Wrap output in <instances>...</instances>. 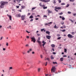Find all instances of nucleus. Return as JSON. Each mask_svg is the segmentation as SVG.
Wrapping results in <instances>:
<instances>
[{
	"instance_id": "obj_51",
	"label": "nucleus",
	"mask_w": 76,
	"mask_h": 76,
	"mask_svg": "<svg viewBox=\"0 0 76 76\" xmlns=\"http://www.w3.org/2000/svg\"><path fill=\"white\" fill-rule=\"evenodd\" d=\"M26 31V32H27L28 33H30V32H29V31Z\"/></svg>"
},
{
	"instance_id": "obj_30",
	"label": "nucleus",
	"mask_w": 76,
	"mask_h": 76,
	"mask_svg": "<svg viewBox=\"0 0 76 76\" xmlns=\"http://www.w3.org/2000/svg\"><path fill=\"white\" fill-rule=\"evenodd\" d=\"M69 4H67V5L66 6V7H68L69 6Z\"/></svg>"
},
{
	"instance_id": "obj_28",
	"label": "nucleus",
	"mask_w": 76,
	"mask_h": 76,
	"mask_svg": "<svg viewBox=\"0 0 76 76\" xmlns=\"http://www.w3.org/2000/svg\"><path fill=\"white\" fill-rule=\"evenodd\" d=\"M47 8V7H45L43 8V9H46Z\"/></svg>"
},
{
	"instance_id": "obj_29",
	"label": "nucleus",
	"mask_w": 76,
	"mask_h": 76,
	"mask_svg": "<svg viewBox=\"0 0 76 76\" xmlns=\"http://www.w3.org/2000/svg\"><path fill=\"white\" fill-rule=\"evenodd\" d=\"M72 35H74V34H75V32H72Z\"/></svg>"
},
{
	"instance_id": "obj_62",
	"label": "nucleus",
	"mask_w": 76,
	"mask_h": 76,
	"mask_svg": "<svg viewBox=\"0 0 76 76\" xmlns=\"http://www.w3.org/2000/svg\"><path fill=\"white\" fill-rule=\"evenodd\" d=\"M45 76H48V74H45Z\"/></svg>"
},
{
	"instance_id": "obj_47",
	"label": "nucleus",
	"mask_w": 76,
	"mask_h": 76,
	"mask_svg": "<svg viewBox=\"0 0 76 76\" xmlns=\"http://www.w3.org/2000/svg\"><path fill=\"white\" fill-rule=\"evenodd\" d=\"M70 21H71V22L72 23H73L74 22L73 21V20H70Z\"/></svg>"
},
{
	"instance_id": "obj_1",
	"label": "nucleus",
	"mask_w": 76,
	"mask_h": 76,
	"mask_svg": "<svg viewBox=\"0 0 76 76\" xmlns=\"http://www.w3.org/2000/svg\"><path fill=\"white\" fill-rule=\"evenodd\" d=\"M8 2H7L1 1V5L0 6V7L1 8H3L4 7V6L5 4H7Z\"/></svg>"
},
{
	"instance_id": "obj_49",
	"label": "nucleus",
	"mask_w": 76,
	"mask_h": 76,
	"mask_svg": "<svg viewBox=\"0 0 76 76\" xmlns=\"http://www.w3.org/2000/svg\"><path fill=\"white\" fill-rule=\"evenodd\" d=\"M3 37H1V39H0V40H1L2 39H3Z\"/></svg>"
},
{
	"instance_id": "obj_11",
	"label": "nucleus",
	"mask_w": 76,
	"mask_h": 76,
	"mask_svg": "<svg viewBox=\"0 0 76 76\" xmlns=\"http://www.w3.org/2000/svg\"><path fill=\"white\" fill-rule=\"evenodd\" d=\"M46 33L48 34L49 35H50V32L48 31H47L45 32Z\"/></svg>"
},
{
	"instance_id": "obj_15",
	"label": "nucleus",
	"mask_w": 76,
	"mask_h": 76,
	"mask_svg": "<svg viewBox=\"0 0 76 76\" xmlns=\"http://www.w3.org/2000/svg\"><path fill=\"white\" fill-rule=\"evenodd\" d=\"M50 0H45V3L48 2H50Z\"/></svg>"
},
{
	"instance_id": "obj_39",
	"label": "nucleus",
	"mask_w": 76,
	"mask_h": 76,
	"mask_svg": "<svg viewBox=\"0 0 76 76\" xmlns=\"http://www.w3.org/2000/svg\"><path fill=\"white\" fill-rule=\"evenodd\" d=\"M9 69H9V70H10V69H13V68H12V67H10V68H9Z\"/></svg>"
},
{
	"instance_id": "obj_6",
	"label": "nucleus",
	"mask_w": 76,
	"mask_h": 76,
	"mask_svg": "<svg viewBox=\"0 0 76 76\" xmlns=\"http://www.w3.org/2000/svg\"><path fill=\"white\" fill-rule=\"evenodd\" d=\"M25 16L26 15H22V16L21 17V20H24L25 19Z\"/></svg>"
},
{
	"instance_id": "obj_13",
	"label": "nucleus",
	"mask_w": 76,
	"mask_h": 76,
	"mask_svg": "<svg viewBox=\"0 0 76 76\" xmlns=\"http://www.w3.org/2000/svg\"><path fill=\"white\" fill-rule=\"evenodd\" d=\"M50 58H51V60H53L54 58L53 57V56L52 55H51L50 56Z\"/></svg>"
},
{
	"instance_id": "obj_22",
	"label": "nucleus",
	"mask_w": 76,
	"mask_h": 76,
	"mask_svg": "<svg viewBox=\"0 0 76 76\" xmlns=\"http://www.w3.org/2000/svg\"><path fill=\"white\" fill-rule=\"evenodd\" d=\"M53 64H57V62H53Z\"/></svg>"
},
{
	"instance_id": "obj_33",
	"label": "nucleus",
	"mask_w": 76,
	"mask_h": 76,
	"mask_svg": "<svg viewBox=\"0 0 76 76\" xmlns=\"http://www.w3.org/2000/svg\"><path fill=\"white\" fill-rule=\"evenodd\" d=\"M39 5L40 6L42 7V4H41V3H39Z\"/></svg>"
},
{
	"instance_id": "obj_38",
	"label": "nucleus",
	"mask_w": 76,
	"mask_h": 76,
	"mask_svg": "<svg viewBox=\"0 0 76 76\" xmlns=\"http://www.w3.org/2000/svg\"><path fill=\"white\" fill-rule=\"evenodd\" d=\"M36 7H33L32 8V10H34Z\"/></svg>"
},
{
	"instance_id": "obj_20",
	"label": "nucleus",
	"mask_w": 76,
	"mask_h": 76,
	"mask_svg": "<svg viewBox=\"0 0 76 76\" xmlns=\"http://www.w3.org/2000/svg\"><path fill=\"white\" fill-rule=\"evenodd\" d=\"M41 69L40 68H38V72H40Z\"/></svg>"
},
{
	"instance_id": "obj_44",
	"label": "nucleus",
	"mask_w": 76,
	"mask_h": 76,
	"mask_svg": "<svg viewBox=\"0 0 76 76\" xmlns=\"http://www.w3.org/2000/svg\"><path fill=\"white\" fill-rule=\"evenodd\" d=\"M63 12H61V13H59V14H60V15H63Z\"/></svg>"
},
{
	"instance_id": "obj_18",
	"label": "nucleus",
	"mask_w": 76,
	"mask_h": 76,
	"mask_svg": "<svg viewBox=\"0 0 76 76\" xmlns=\"http://www.w3.org/2000/svg\"><path fill=\"white\" fill-rule=\"evenodd\" d=\"M60 60L61 61H63V58H61Z\"/></svg>"
},
{
	"instance_id": "obj_55",
	"label": "nucleus",
	"mask_w": 76,
	"mask_h": 76,
	"mask_svg": "<svg viewBox=\"0 0 76 76\" xmlns=\"http://www.w3.org/2000/svg\"><path fill=\"white\" fill-rule=\"evenodd\" d=\"M52 50L53 51V52H54L55 50L53 48L52 49Z\"/></svg>"
},
{
	"instance_id": "obj_2",
	"label": "nucleus",
	"mask_w": 76,
	"mask_h": 76,
	"mask_svg": "<svg viewBox=\"0 0 76 76\" xmlns=\"http://www.w3.org/2000/svg\"><path fill=\"white\" fill-rule=\"evenodd\" d=\"M30 39H31V42H33L34 43H35V41H36V39H35V38L34 36L33 37H30Z\"/></svg>"
},
{
	"instance_id": "obj_53",
	"label": "nucleus",
	"mask_w": 76,
	"mask_h": 76,
	"mask_svg": "<svg viewBox=\"0 0 76 76\" xmlns=\"http://www.w3.org/2000/svg\"><path fill=\"white\" fill-rule=\"evenodd\" d=\"M35 53V52H32V54H34Z\"/></svg>"
},
{
	"instance_id": "obj_12",
	"label": "nucleus",
	"mask_w": 76,
	"mask_h": 76,
	"mask_svg": "<svg viewBox=\"0 0 76 76\" xmlns=\"http://www.w3.org/2000/svg\"><path fill=\"white\" fill-rule=\"evenodd\" d=\"M52 23V22H51L50 23H45V25H48L49 24H51Z\"/></svg>"
},
{
	"instance_id": "obj_32",
	"label": "nucleus",
	"mask_w": 76,
	"mask_h": 76,
	"mask_svg": "<svg viewBox=\"0 0 76 76\" xmlns=\"http://www.w3.org/2000/svg\"><path fill=\"white\" fill-rule=\"evenodd\" d=\"M65 4L64 3H62L61 4V5H65Z\"/></svg>"
},
{
	"instance_id": "obj_9",
	"label": "nucleus",
	"mask_w": 76,
	"mask_h": 76,
	"mask_svg": "<svg viewBox=\"0 0 76 76\" xmlns=\"http://www.w3.org/2000/svg\"><path fill=\"white\" fill-rule=\"evenodd\" d=\"M46 38L47 39H49L51 38V36H46Z\"/></svg>"
},
{
	"instance_id": "obj_16",
	"label": "nucleus",
	"mask_w": 76,
	"mask_h": 76,
	"mask_svg": "<svg viewBox=\"0 0 76 76\" xmlns=\"http://www.w3.org/2000/svg\"><path fill=\"white\" fill-rule=\"evenodd\" d=\"M32 50V49H29V50L28 51L27 53H29V52H30V51H31Z\"/></svg>"
},
{
	"instance_id": "obj_21",
	"label": "nucleus",
	"mask_w": 76,
	"mask_h": 76,
	"mask_svg": "<svg viewBox=\"0 0 76 76\" xmlns=\"http://www.w3.org/2000/svg\"><path fill=\"white\" fill-rule=\"evenodd\" d=\"M64 22L62 21L61 22V24H62V25H63L64 24Z\"/></svg>"
},
{
	"instance_id": "obj_57",
	"label": "nucleus",
	"mask_w": 76,
	"mask_h": 76,
	"mask_svg": "<svg viewBox=\"0 0 76 76\" xmlns=\"http://www.w3.org/2000/svg\"><path fill=\"white\" fill-rule=\"evenodd\" d=\"M33 19H31V20H30V21L31 22V21H33Z\"/></svg>"
},
{
	"instance_id": "obj_35",
	"label": "nucleus",
	"mask_w": 76,
	"mask_h": 76,
	"mask_svg": "<svg viewBox=\"0 0 76 76\" xmlns=\"http://www.w3.org/2000/svg\"><path fill=\"white\" fill-rule=\"evenodd\" d=\"M61 37H58V39H61Z\"/></svg>"
},
{
	"instance_id": "obj_63",
	"label": "nucleus",
	"mask_w": 76,
	"mask_h": 76,
	"mask_svg": "<svg viewBox=\"0 0 76 76\" xmlns=\"http://www.w3.org/2000/svg\"><path fill=\"white\" fill-rule=\"evenodd\" d=\"M56 53L55 52H53V54H56Z\"/></svg>"
},
{
	"instance_id": "obj_26",
	"label": "nucleus",
	"mask_w": 76,
	"mask_h": 76,
	"mask_svg": "<svg viewBox=\"0 0 76 76\" xmlns=\"http://www.w3.org/2000/svg\"><path fill=\"white\" fill-rule=\"evenodd\" d=\"M58 1L59 3H61V0H58Z\"/></svg>"
},
{
	"instance_id": "obj_24",
	"label": "nucleus",
	"mask_w": 76,
	"mask_h": 76,
	"mask_svg": "<svg viewBox=\"0 0 76 76\" xmlns=\"http://www.w3.org/2000/svg\"><path fill=\"white\" fill-rule=\"evenodd\" d=\"M37 42H38V43H39V44H41V42L40 41H39V40H38L37 41Z\"/></svg>"
},
{
	"instance_id": "obj_36",
	"label": "nucleus",
	"mask_w": 76,
	"mask_h": 76,
	"mask_svg": "<svg viewBox=\"0 0 76 76\" xmlns=\"http://www.w3.org/2000/svg\"><path fill=\"white\" fill-rule=\"evenodd\" d=\"M24 7H25V6H23V5L21 6V8H24Z\"/></svg>"
},
{
	"instance_id": "obj_8",
	"label": "nucleus",
	"mask_w": 76,
	"mask_h": 76,
	"mask_svg": "<svg viewBox=\"0 0 76 76\" xmlns=\"http://www.w3.org/2000/svg\"><path fill=\"white\" fill-rule=\"evenodd\" d=\"M7 16L9 17V18L10 19V20H12V16H10V15H8V14H7Z\"/></svg>"
},
{
	"instance_id": "obj_64",
	"label": "nucleus",
	"mask_w": 76,
	"mask_h": 76,
	"mask_svg": "<svg viewBox=\"0 0 76 76\" xmlns=\"http://www.w3.org/2000/svg\"><path fill=\"white\" fill-rule=\"evenodd\" d=\"M44 17H47V16L46 15H44Z\"/></svg>"
},
{
	"instance_id": "obj_41",
	"label": "nucleus",
	"mask_w": 76,
	"mask_h": 76,
	"mask_svg": "<svg viewBox=\"0 0 76 76\" xmlns=\"http://www.w3.org/2000/svg\"><path fill=\"white\" fill-rule=\"evenodd\" d=\"M57 37H60V34H57Z\"/></svg>"
},
{
	"instance_id": "obj_17",
	"label": "nucleus",
	"mask_w": 76,
	"mask_h": 76,
	"mask_svg": "<svg viewBox=\"0 0 76 76\" xmlns=\"http://www.w3.org/2000/svg\"><path fill=\"white\" fill-rule=\"evenodd\" d=\"M54 28H56V29H57L58 28V27H57V26H56V25H55V26L54 27Z\"/></svg>"
},
{
	"instance_id": "obj_61",
	"label": "nucleus",
	"mask_w": 76,
	"mask_h": 76,
	"mask_svg": "<svg viewBox=\"0 0 76 76\" xmlns=\"http://www.w3.org/2000/svg\"><path fill=\"white\" fill-rule=\"evenodd\" d=\"M41 58H42V55H41Z\"/></svg>"
},
{
	"instance_id": "obj_10",
	"label": "nucleus",
	"mask_w": 76,
	"mask_h": 76,
	"mask_svg": "<svg viewBox=\"0 0 76 76\" xmlns=\"http://www.w3.org/2000/svg\"><path fill=\"white\" fill-rule=\"evenodd\" d=\"M48 13H53V12L52 11L49 10L48 9Z\"/></svg>"
},
{
	"instance_id": "obj_50",
	"label": "nucleus",
	"mask_w": 76,
	"mask_h": 76,
	"mask_svg": "<svg viewBox=\"0 0 76 76\" xmlns=\"http://www.w3.org/2000/svg\"><path fill=\"white\" fill-rule=\"evenodd\" d=\"M6 50V49L5 48H3V50L4 51Z\"/></svg>"
},
{
	"instance_id": "obj_52",
	"label": "nucleus",
	"mask_w": 76,
	"mask_h": 76,
	"mask_svg": "<svg viewBox=\"0 0 76 76\" xmlns=\"http://www.w3.org/2000/svg\"><path fill=\"white\" fill-rule=\"evenodd\" d=\"M63 26L64 27V28H66V26L65 25H64V26Z\"/></svg>"
},
{
	"instance_id": "obj_31",
	"label": "nucleus",
	"mask_w": 76,
	"mask_h": 76,
	"mask_svg": "<svg viewBox=\"0 0 76 76\" xmlns=\"http://www.w3.org/2000/svg\"><path fill=\"white\" fill-rule=\"evenodd\" d=\"M46 44V42H45L44 43H43L42 45V46L43 47H44V45H45V44Z\"/></svg>"
},
{
	"instance_id": "obj_59",
	"label": "nucleus",
	"mask_w": 76,
	"mask_h": 76,
	"mask_svg": "<svg viewBox=\"0 0 76 76\" xmlns=\"http://www.w3.org/2000/svg\"><path fill=\"white\" fill-rule=\"evenodd\" d=\"M39 19V18H35V20H37Z\"/></svg>"
},
{
	"instance_id": "obj_60",
	"label": "nucleus",
	"mask_w": 76,
	"mask_h": 76,
	"mask_svg": "<svg viewBox=\"0 0 76 76\" xmlns=\"http://www.w3.org/2000/svg\"><path fill=\"white\" fill-rule=\"evenodd\" d=\"M42 42L44 44V43H45V42L44 41H43V42Z\"/></svg>"
},
{
	"instance_id": "obj_3",
	"label": "nucleus",
	"mask_w": 76,
	"mask_h": 76,
	"mask_svg": "<svg viewBox=\"0 0 76 76\" xmlns=\"http://www.w3.org/2000/svg\"><path fill=\"white\" fill-rule=\"evenodd\" d=\"M55 9V11H56V12H58V10H60V9H61V7H56Z\"/></svg>"
},
{
	"instance_id": "obj_58",
	"label": "nucleus",
	"mask_w": 76,
	"mask_h": 76,
	"mask_svg": "<svg viewBox=\"0 0 76 76\" xmlns=\"http://www.w3.org/2000/svg\"><path fill=\"white\" fill-rule=\"evenodd\" d=\"M63 57H67V56H65H65H63Z\"/></svg>"
},
{
	"instance_id": "obj_7",
	"label": "nucleus",
	"mask_w": 76,
	"mask_h": 76,
	"mask_svg": "<svg viewBox=\"0 0 76 76\" xmlns=\"http://www.w3.org/2000/svg\"><path fill=\"white\" fill-rule=\"evenodd\" d=\"M16 16L17 18H20L21 17V15L20 14H18L16 15Z\"/></svg>"
},
{
	"instance_id": "obj_25",
	"label": "nucleus",
	"mask_w": 76,
	"mask_h": 76,
	"mask_svg": "<svg viewBox=\"0 0 76 76\" xmlns=\"http://www.w3.org/2000/svg\"><path fill=\"white\" fill-rule=\"evenodd\" d=\"M64 52L67 53V49H64Z\"/></svg>"
},
{
	"instance_id": "obj_40",
	"label": "nucleus",
	"mask_w": 76,
	"mask_h": 76,
	"mask_svg": "<svg viewBox=\"0 0 76 76\" xmlns=\"http://www.w3.org/2000/svg\"><path fill=\"white\" fill-rule=\"evenodd\" d=\"M16 7L17 8H19V6H16Z\"/></svg>"
},
{
	"instance_id": "obj_42",
	"label": "nucleus",
	"mask_w": 76,
	"mask_h": 76,
	"mask_svg": "<svg viewBox=\"0 0 76 76\" xmlns=\"http://www.w3.org/2000/svg\"><path fill=\"white\" fill-rule=\"evenodd\" d=\"M44 29H42L41 30V31H42V32L43 31V30H44Z\"/></svg>"
},
{
	"instance_id": "obj_46",
	"label": "nucleus",
	"mask_w": 76,
	"mask_h": 76,
	"mask_svg": "<svg viewBox=\"0 0 76 76\" xmlns=\"http://www.w3.org/2000/svg\"><path fill=\"white\" fill-rule=\"evenodd\" d=\"M47 60H48V61H50V59H49L48 58H47Z\"/></svg>"
},
{
	"instance_id": "obj_34",
	"label": "nucleus",
	"mask_w": 76,
	"mask_h": 76,
	"mask_svg": "<svg viewBox=\"0 0 76 76\" xmlns=\"http://www.w3.org/2000/svg\"><path fill=\"white\" fill-rule=\"evenodd\" d=\"M71 12H69V11H68V14H71Z\"/></svg>"
},
{
	"instance_id": "obj_37",
	"label": "nucleus",
	"mask_w": 76,
	"mask_h": 76,
	"mask_svg": "<svg viewBox=\"0 0 76 76\" xmlns=\"http://www.w3.org/2000/svg\"><path fill=\"white\" fill-rule=\"evenodd\" d=\"M48 64V62H46L45 63V66H47V64Z\"/></svg>"
},
{
	"instance_id": "obj_48",
	"label": "nucleus",
	"mask_w": 76,
	"mask_h": 76,
	"mask_svg": "<svg viewBox=\"0 0 76 76\" xmlns=\"http://www.w3.org/2000/svg\"><path fill=\"white\" fill-rule=\"evenodd\" d=\"M66 31L65 30H62V31L63 32H65Z\"/></svg>"
},
{
	"instance_id": "obj_27",
	"label": "nucleus",
	"mask_w": 76,
	"mask_h": 76,
	"mask_svg": "<svg viewBox=\"0 0 76 76\" xmlns=\"http://www.w3.org/2000/svg\"><path fill=\"white\" fill-rule=\"evenodd\" d=\"M62 19L63 20H65V18L64 17H63L62 18Z\"/></svg>"
},
{
	"instance_id": "obj_54",
	"label": "nucleus",
	"mask_w": 76,
	"mask_h": 76,
	"mask_svg": "<svg viewBox=\"0 0 76 76\" xmlns=\"http://www.w3.org/2000/svg\"><path fill=\"white\" fill-rule=\"evenodd\" d=\"M76 15V14L75 13V14H73V15L74 16H75Z\"/></svg>"
},
{
	"instance_id": "obj_19",
	"label": "nucleus",
	"mask_w": 76,
	"mask_h": 76,
	"mask_svg": "<svg viewBox=\"0 0 76 76\" xmlns=\"http://www.w3.org/2000/svg\"><path fill=\"white\" fill-rule=\"evenodd\" d=\"M51 46L52 47H55V45H53V44L51 45Z\"/></svg>"
},
{
	"instance_id": "obj_5",
	"label": "nucleus",
	"mask_w": 76,
	"mask_h": 76,
	"mask_svg": "<svg viewBox=\"0 0 76 76\" xmlns=\"http://www.w3.org/2000/svg\"><path fill=\"white\" fill-rule=\"evenodd\" d=\"M55 67L53 66L51 69V72H55Z\"/></svg>"
},
{
	"instance_id": "obj_4",
	"label": "nucleus",
	"mask_w": 76,
	"mask_h": 76,
	"mask_svg": "<svg viewBox=\"0 0 76 76\" xmlns=\"http://www.w3.org/2000/svg\"><path fill=\"white\" fill-rule=\"evenodd\" d=\"M68 37L70 39H72L74 37L72 35L70 34H68Z\"/></svg>"
},
{
	"instance_id": "obj_45",
	"label": "nucleus",
	"mask_w": 76,
	"mask_h": 76,
	"mask_svg": "<svg viewBox=\"0 0 76 76\" xmlns=\"http://www.w3.org/2000/svg\"><path fill=\"white\" fill-rule=\"evenodd\" d=\"M9 28L10 29H11V26H9Z\"/></svg>"
},
{
	"instance_id": "obj_14",
	"label": "nucleus",
	"mask_w": 76,
	"mask_h": 76,
	"mask_svg": "<svg viewBox=\"0 0 76 76\" xmlns=\"http://www.w3.org/2000/svg\"><path fill=\"white\" fill-rule=\"evenodd\" d=\"M34 18V17L32 15L30 16L29 18L30 19H32V18Z\"/></svg>"
},
{
	"instance_id": "obj_43",
	"label": "nucleus",
	"mask_w": 76,
	"mask_h": 76,
	"mask_svg": "<svg viewBox=\"0 0 76 76\" xmlns=\"http://www.w3.org/2000/svg\"><path fill=\"white\" fill-rule=\"evenodd\" d=\"M6 45L7 46H8V43H7V42L6 43Z\"/></svg>"
},
{
	"instance_id": "obj_23",
	"label": "nucleus",
	"mask_w": 76,
	"mask_h": 76,
	"mask_svg": "<svg viewBox=\"0 0 76 76\" xmlns=\"http://www.w3.org/2000/svg\"><path fill=\"white\" fill-rule=\"evenodd\" d=\"M42 1L44 2H45V0H39Z\"/></svg>"
},
{
	"instance_id": "obj_56",
	"label": "nucleus",
	"mask_w": 76,
	"mask_h": 76,
	"mask_svg": "<svg viewBox=\"0 0 76 76\" xmlns=\"http://www.w3.org/2000/svg\"><path fill=\"white\" fill-rule=\"evenodd\" d=\"M42 7H45V6L44 5H43L42 6Z\"/></svg>"
}]
</instances>
